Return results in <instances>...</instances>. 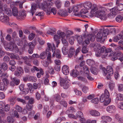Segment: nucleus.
Listing matches in <instances>:
<instances>
[{
	"instance_id": "obj_1",
	"label": "nucleus",
	"mask_w": 123,
	"mask_h": 123,
	"mask_svg": "<svg viewBox=\"0 0 123 123\" xmlns=\"http://www.w3.org/2000/svg\"><path fill=\"white\" fill-rule=\"evenodd\" d=\"M91 9V13L92 16H95L103 20L107 19V17L105 15L107 9L105 7H100L98 8L96 5L93 4Z\"/></svg>"
},
{
	"instance_id": "obj_2",
	"label": "nucleus",
	"mask_w": 123,
	"mask_h": 123,
	"mask_svg": "<svg viewBox=\"0 0 123 123\" xmlns=\"http://www.w3.org/2000/svg\"><path fill=\"white\" fill-rule=\"evenodd\" d=\"M103 26V32L101 30L97 34L96 39L98 42H101L103 43L107 37L108 35V25H105Z\"/></svg>"
},
{
	"instance_id": "obj_3",
	"label": "nucleus",
	"mask_w": 123,
	"mask_h": 123,
	"mask_svg": "<svg viewBox=\"0 0 123 123\" xmlns=\"http://www.w3.org/2000/svg\"><path fill=\"white\" fill-rule=\"evenodd\" d=\"M121 49L120 47H117L115 49L116 51L114 52L113 55L112 56V59H111V60L114 61L118 59V57L123 56V53L120 51Z\"/></svg>"
},
{
	"instance_id": "obj_4",
	"label": "nucleus",
	"mask_w": 123,
	"mask_h": 123,
	"mask_svg": "<svg viewBox=\"0 0 123 123\" xmlns=\"http://www.w3.org/2000/svg\"><path fill=\"white\" fill-rule=\"evenodd\" d=\"M108 90L105 89V90L104 94H103L101 96L100 98V102H104V104L105 106L108 105Z\"/></svg>"
},
{
	"instance_id": "obj_5",
	"label": "nucleus",
	"mask_w": 123,
	"mask_h": 123,
	"mask_svg": "<svg viewBox=\"0 0 123 123\" xmlns=\"http://www.w3.org/2000/svg\"><path fill=\"white\" fill-rule=\"evenodd\" d=\"M0 20L3 23L7 24L9 22V18L6 16H5L3 13L0 12Z\"/></svg>"
},
{
	"instance_id": "obj_6",
	"label": "nucleus",
	"mask_w": 123,
	"mask_h": 123,
	"mask_svg": "<svg viewBox=\"0 0 123 123\" xmlns=\"http://www.w3.org/2000/svg\"><path fill=\"white\" fill-rule=\"evenodd\" d=\"M36 44V41L35 40L33 41L31 43H30L29 44V48L28 50V52L30 54L32 53L34 46Z\"/></svg>"
},
{
	"instance_id": "obj_7",
	"label": "nucleus",
	"mask_w": 123,
	"mask_h": 123,
	"mask_svg": "<svg viewBox=\"0 0 123 123\" xmlns=\"http://www.w3.org/2000/svg\"><path fill=\"white\" fill-rule=\"evenodd\" d=\"M115 8H113L111 9H110V12L108 14V17L110 18H112L115 17L117 13Z\"/></svg>"
},
{
	"instance_id": "obj_8",
	"label": "nucleus",
	"mask_w": 123,
	"mask_h": 123,
	"mask_svg": "<svg viewBox=\"0 0 123 123\" xmlns=\"http://www.w3.org/2000/svg\"><path fill=\"white\" fill-rule=\"evenodd\" d=\"M23 72V70L22 68L21 67H18L17 68L15 71L14 75L18 77L21 75Z\"/></svg>"
},
{
	"instance_id": "obj_9",
	"label": "nucleus",
	"mask_w": 123,
	"mask_h": 123,
	"mask_svg": "<svg viewBox=\"0 0 123 123\" xmlns=\"http://www.w3.org/2000/svg\"><path fill=\"white\" fill-rule=\"evenodd\" d=\"M88 10L86 9L83 8L81 10L80 12V13H78V14L77 15H78L79 17H81L83 18H85L86 17H87L86 16L83 15V14H85L86 13L88 12Z\"/></svg>"
},
{
	"instance_id": "obj_10",
	"label": "nucleus",
	"mask_w": 123,
	"mask_h": 123,
	"mask_svg": "<svg viewBox=\"0 0 123 123\" xmlns=\"http://www.w3.org/2000/svg\"><path fill=\"white\" fill-rule=\"evenodd\" d=\"M26 15L25 11L22 10L19 11V14L18 15L17 18L19 19H23L25 18Z\"/></svg>"
},
{
	"instance_id": "obj_11",
	"label": "nucleus",
	"mask_w": 123,
	"mask_h": 123,
	"mask_svg": "<svg viewBox=\"0 0 123 123\" xmlns=\"http://www.w3.org/2000/svg\"><path fill=\"white\" fill-rule=\"evenodd\" d=\"M83 6L87 10L91 9L92 7V4L89 1H86L84 2Z\"/></svg>"
},
{
	"instance_id": "obj_12",
	"label": "nucleus",
	"mask_w": 123,
	"mask_h": 123,
	"mask_svg": "<svg viewBox=\"0 0 123 123\" xmlns=\"http://www.w3.org/2000/svg\"><path fill=\"white\" fill-rule=\"evenodd\" d=\"M62 52L64 55H67L68 51V48L67 44H64L62 49Z\"/></svg>"
},
{
	"instance_id": "obj_13",
	"label": "nucleus",
	"mask_w": 123,
	"mask_h": 123,
	"mask_svg": "<svg viewBox=\"0 0 123 123\" xmlns=\"http://www.w3.org/2000/svg\"><path fill=\"white\" fill-rule=\"evenodd\" d=\"M62 70L63 74L66 75H68L69 72L68 67L66 65H64L62 67Z\"/></svg>"
},
{
	"instance_id": "obj_14",
	"label": "nucleus",
	"mask_w": 123,
	"mask_h": 123,
	"mask_svg": "<svg viewBox=\"0 0 123 123\" xmlns=\"http://www.w3.org/2000/svg\"><path fill=\"white\" fill-rule=\"evenodd\" d=\"M113 73V70L112 67L110 66H108V80L111 79V76L112 75Z\"/></svg>"
},
{
	"instance_id": "obj_15",
	"label": "nucleus",
	"mask_w": 123,
	"mask_h": 123,
	"mask_svg": "<svg viewBox=\"0 0 123 123\" xmlns=\"http://www.w3.org/2000/svg\"><path fill=\"white\" fill-rule=\"evenodd\" d=\"M12 80L10 83V85L11 86H15L16 85L15 83H14V81H17V83L16 84V85H18L20 83V80L19 79H17L16 78H14L12 79Z\"/></svg>"
},
{
	"instance_id": "obj_16",
	"label": "nucleus",
	"mask_w": 123,
	"mask_h": 123,
	"mask_svg": "<svg viewBox=\"0 0 123 123\" xmlns=\"http://www.w3.org/2000/svg\"><path fill=\"white\" fill-rule=\"evenodd\" d=\"M54 53L52 55V56L54 57L55 55H56V57L58 58H60L61 57L60 52L59 50L57 49L55 51H53Z\"/></svg>"
},
{
	"instance_id": "obj_17",
	"label": "nucleus",
	"mask_w": 123,
	"mask_h": 123,
	"mask_svg": "<svg viewBox=\"0 0 123 123\" xmlns=\"http://www.w3.org/2000/svg\"><path fill=\"white\" fill-rule=\"evenodd\" d=\"M79 72L76 70L73 69L71 72L70 74L73 77H76L79 74Z\"/></svg>"
},
{
	"instance_id": "obj_18",
	"label": "nucleus",
	"mask_w": 123,
	"mask_h": 123,
	"mask_svg": "<svg viewBox=\"0 0 123 123\" xmlns=\"http://www.w3.org/2000/svg\"><path fill=\"white\" fill-rule=\"evenodd\" d=\"M58 14L62 16H66L68 15V12L66 11L61 10L58 12Z\"/></svg>"
},
{
	"instance_id": "obj_19",
	"label": "nucleus",
	"mask_w": 123,
	"mask_h": 123,
	"mask_svg": "<svg viewBox=\"0 0 123 123\" xmlns=\"http://www.w3.org/2000/svg\"><path fill=\"white\" fill-rule=\"evenodd\" d=\"M8 55L9 56L11 59H15L17 60H19L20 58L17 54H14L12 53H9Z\"/></svg>"
},
{
	"instance_id": "obj_20",
	"label": "nucleus",
	"mask_w": 123,
	"mask_h": 123,
	"mask_svg": "<svg viewBox=\"0 0 123 123\" xmlns=\"http://www.w3.org/2000/svg\"><path fill=\"white\" fill-rule=\"evenodd\" d=\"M110 80L109 82V88L111 90H112L114 88L115 86L114 83V81L112 80H111V79L110 80Z\"/></svg>"
},
{
	"instance_id": "obj_21",
	"label": "nucleus",
	"mask_w": 123,
	"mask_h": 123,
	"mask_svg": "<svg viewBox=\"0 0 123 123\" xmlns=\"http://www.w3.org/2000/svg\"><path fill=\"white\" fill-rule=\"evenodd\" d=\"M47 52L44 51L42 52L39 56V58L41 59H43L45 58L47 56V54L48 53Z\"/></svg>"
},
{
	"instance_id": "obj_22",
	"label": "nucleus",
	"mask_w": 123,
	"mask_h": 123,
	"mask_svg": "<svg viewBox=\"0 0 123 123\" xmlns=\"http://www.w3.org/2000/svg\"><path fill=\"white\" fill-rule=\"evenodd\" d=\"M113 53L114 52L111 49L108 48V58L110 60L112 59V56L113 55Z\"/></svg>"
},
{
	"instance_id": "obj_23",
	"label": "nucleus",
	"mask_w": 123,
	"mask_h": 123,
	"mask_svg": "<svg viewBox=\"0 0 123 123\" xmlns=\"http://www.w3.org/2000/svg\"><path fill=\"white\" fill-rule=\"evenodd\" d=\"M36 8L37 5L36 4H34L32 5L30 12L31 13L32 16L33 15L34 13L36 12Z\"/></svg>"
},
{
	"instance_id": "obj_24",
	"label": "nucleus",
	"mask_w": 123,
	"mask_h": 123,
	"mask_svg": "<svg viewBox=\"0 0 123 123\" xmlns=\"http://www.w3.org/2000/svg\"><path fill=\"white\" fill-rule=\"evenodd\" d=\"M100 68L102 70L103 75L105 76L108 73L107 70V69L105 67H103V66L102 65H100Z\"/></svg>"
},
{
	"instance_id": "obj_25",
	"label": "nucleus",
	"mask_w": 123,
	"mask_h": 123,
	"mask_svg": "<svg viewBox=\"0 0 123 123\" xmlns=\"http://www.w3.org/2000/svg\"><path fill=\"white\" fill-rule=\"evenodd\" d=\"M12 14L13 16H16L18 15V11L17 8L14 7H12Z\"/></svg>"
},
{
	"instance_id": "obj_26",
	"label": "nucleus",
	"mask_w": 123,
	"mask_h": 123,
	"mask_svg": "<svg viewBox=\"0 0 123 123\" xmlns=\"http://www.w3.org/2000/svg\"><path fill=\"white\" fill-rule=\"evenodd\" d=\"M121 39H123V34L122 35L121 34H118L114 37V41L115 42H117L118 40Z\"/></svg>"
},
{
	"instance_id": "obj_27",
	"label": "nucleus",
	"mask_w": 123,
	"mask_h": 123,
	"mask_svg": "<svg viewBox=\"0 0 123 123\" xmlns=\"http://www.w3.org/2000/svg\"><path fill=\"white\" fill-rule=\"evenodd\" d=\"M69 53L68 54V56L69 57H72L75 53V50L73 48H71L69 49Z\"/></svg>"
},
{
	"instance_id": "obj_28",
	"label": "nucleus",
	"mask_w": 123,
	"mask_h": 123,
	"mask_svg": "<svg viewBox=\"0 0 123 123\" xmlns=\"http://www.w3.org/2000/svg\"><path fill=\"white\" fill-rule=\"evenodd\" d=\"M47 45V47L46 49V51L48 52H50V51H51L52 50V52H53L54 50H53L51 44L49 43H48Z\"/></svg>"
},
{
	"instance_id": "obj_29",
	"label": "nucleus",
	"mask_w": 123,
	"mask_h": 123,
	"mask_svg": "<svg viewBox=\"0 0 123 123\" xmlns=\"http://www.w3.org/2000/svg\"><path fill=\"white\" fill-rule=\"evenodd\" d=\"M81 7V6L80 5H79L77 6H74L72 8L73 11L74 12H77Z\"/></svg>"
},
{
	"instance_id": "obj_30",
	"label": "nucleus",
	"mask_w": 123,
	"mask_h": 123,
	"mask_svg": "<svg viewBox=\"0 0 123 123\" xmlns=\"http://www.w3.org/2000/svg\"><path fill=\"white\" fill-rule=\"evenodd\" d=\"M15 98L14 97H10L8 99V100L10 102L11 105H14L15 103Z\"/></svg>"
},
{
	"instance_id": "obj_31",
	"label": "nucleus",
	"mask_w": 123,
	"mask_h": 123,
	"mask_svg": "<svg viewBox=\"0 0 123 123\" xmlns=\"http://www.w3.org/2000/svg\"><path fill=\"white\" fill-rule=\"evenodd\" d=\"M87 37L89 38H90V40L91 41H94L96 37V35L93 34H89L87 35Z\"/></svg>"
},
{
	"instance_id": "obj_32",
	"label": "nucleus",
	"mask_w": 123,
	"mask_h": 123,
	"mask_svg": "<svg viewBox=\"0 0 123 123\" xmlns=\"http://www.w3.org/2000/svg\"><path fill=\"white\" fill-rule=\"evenodd\" d=\"M108 112L110 113L114 112L115 110V107L113 105H111L108 106Z\"/></svg>"
},
{
	"instance_id": "obj_33",
	"label": "nucleus",
	"mask_w": 123,
	"mask_h": 123,
	"mask_svg": "<svg viewBox=\"0 0 123 123\" xmlns=\"http://www.w3.org/2000/svg\"><path fill=\"white\" fill-rule=\"evenodd\" d=\"M21 2L19 1H15V2H11L10 4V6L12 8V7H14V6L15 5L17 6H18L19 4L20 3H21Z\"/></svg>"
},
{
	"instance_id": "obj_34",
	"label": "nucleus",
	"mask_w": 123,
	"mask_h": 123,
	"mask_svg": "<svg viewBox=\"0 0 123 123\" xmlns=\"http://www.w3.org/2000/svg\"><path fill=\"white\" fill-rule=\"evenodd\" d=\"M117 5V10L119 11H121L123 9V5L121 3L116 4Z\"/></svg>"
},
{
	"instance_id": "obj_35",
	"label": "nucleus",
	"mask_w": 123,
	"mask_h": 123,
	"mask_svg": "<svg viewBox=\"0 0 123 123\" xmlns=\"http://www.w3.org/2000/svg\"><path fill=\"white\" fill-rule=\"evenodd\" d=\"M57 34L59 35V37L60 38H62L64 37L65 36V34L63 32H61L60 31H58L57 33Z\"/></svg>"
},
{
	"instance_id": "obj_36",
	"label": "nucleus",
	"mask_w": 123,
	"mask_h": 123,
	"mask_svg": "<svg viewBox=\"0 0 123 123\" xmlns=\"http://www.w3.org/2000/svg\"><path fill=\"white\" fill-rule=\"evenodd\" d=\"M90 113L91 115H100V113L98 111L94 110H91Z\"/></svg>"
},
{
	"instance_id": "obj_37",
	"label": "nucleus",
	"mask_w": 123,
	"mask_h": 123,
	"mask_svg": "<svg viewBox=\"0 0 123 123\" xmlns=\"http://www.w3.org/2000/svg\"><path fill=\"white\" fill-rule=\"evenodd\" d=\"M8 49L10 50L11 51L14 50L18 51V47L16 45H14L13 46L12 45H11L8 48Z\"/></svg>"
},
{
	"instance_id": "obj_38",
	"label": "nucleus",
	"mask_w": 123,
	"mask_h": 123,
	"mask_svg": "<svg viewBox=\"0 0 123 123\" xmlns=\"http://www.w3.org/2000/svg\"><path fill=\"white\" fill-rule=\"evenodd\" d=\"M87 64L90 66H93L95 64V62L92 60L88 59L86 61Z\"/></svg>"
},
{
	"instance_id": "obj_39",
	"label": "nucleus",
	"mask_w": 123,
	"mask_h": 123,
	"mask_svg": "<svg viewBox=\"0 0 123 123\" xmlns=\"http://www.w3.org/2000/svg\"><path fill=\"white\" fill-rule=\"evenodd\" d=\"M83 36L84 37H86V39L83 42V44H88L90 42L89 38L87 37V35H86L85 34Z\"/></svg>"
},
{
	"instance_id": "obj_40",
	"label": "nucleus",
	"mask_w": 123,
	"mask_h": 123,
	"mask_svg": "<svg viewBox=\"0 0 123 123\" xmlns=\"http://www.w3.org/2000/svg\"><path fill=\"white\" fill-rule=\"evenodd\" d=\"M44 72L43 70L40 68L39 69V72H38L37 74V76L38 78H40L41 77V75H43L44 74Z\"/></svg>"
},
{
	"instance_id": "obj_41",
	"label": "nucleus",
	"mask_w": 123,
	"mask_h": 123,
	"mask_svg": "<svg viewBox=\"0 0 123 123\" xmlns=\"http://www.w3.org/2000/svg\"><path fill=\"white\" fill-rule=\"evenodd\" d=\"M77 40L78 42L80 44H83V40L82 37L81 36H78L77 37Z\"/></svg>"
},
{
	"instance_id": "obj_42",
	"label": "nucleus",
	"mask_w": 123,
	"mask_h": 123,
	"mask_svg": "<svg viewBox=\"0 0 123 123\" xmlns=\"http://www.w3.org/2000/svg\"><path fill=\"white\" fill-rule=\"evenodd\" d=\"M4 12L5 14L8 15V16H11L12 15L11 11L9 8H6L5 11Z\"/></svg>"
},
{
	"instance_id": "obj_43",
	"label": "nucleus",
	"mask_w": 123,
	"mask_h": 123,
	"mask_svg": "<svg viewBox=\"0 0 123 123\" xmlns=\"http://www.w3.org/2000/svg\"><path fill=\"white\" fill-rule=\"evenodd\" d=\"M2 107H4V108L5 111H9L10 109V105L8 104H6L5 105H1Z\"/></svg>"
},
{
	"instance_id": "obj_44",
	"label": "nucleus",
	"mask_w": 123,
	"mask_h": 123,
	"mask_svg": "<svg viewBox=\"0 0 123 123\" xmlns=\"http://www.w3.org/2000/svg\"><path fill=\"white\" fill-rule=\"evenodd\" d=\"M48 69L50 74H53L55 73L54 69L51 67H49L48 68Z\"/></svg>"
},
{
	"instance_id": "obj_45",
	"label": "nucleus",
	"mask_w": 123,
	"mask_h": 123,
	"mask_svg": "<svg viewBox=\"0 0 123 123\" xmlns=\"http://www.w3.org/2000/svg\"><path fill=\"white\" fill-rule=\"evenodd\" d=\"M66 78H65V79H63V78H60V83L61 86H63V85L66 82Z\"/></svg>"
},
{
	"instance_id": "obj_46",
	"label": "nucleus",
	"mask_w": 123,
	"mask_h": 123,
	"mask_svg": "<svg viewBox=\"0 0 123 123\" xmlns=\"http://www.w3.org/2000/svg\"><path fill=\"white\" fill-rule=\"evenodd\" d=\"M116 32V30L114 28H110L108 29V34L111 33H115Z\"/></svg>"
},
{
	"instance_id": "obj_47",
	"label": "nucleus",
	"mask_w": 123,
	"mask_h": 123,
	"mask_svg": "<svg viewBox=\"0 0 123 123\" xmlns=\"http://www.w3.org/2000/svg\"><path fill=\"white\" fill-rule=\"evenodd\" d=\"M7 120L8 123H13L14 121V119L10 116L7 117Z\"/></svg>"
},
{
	"instance_id": "obj_48",
	"label": "nucleus",
	"mask_w": 123,
	"mask_h": 123,
	"mask_svg": "<svg viewBox=\"0 0 123 123\" xmlns=\"http://www.w3.org/2000/svg\"><path fill=\"white\" fill-rule=\"evenodd\" d=\"M24 85H21L19 86V88L21 91H23V93L25 94H26L28 93L27 92H25L24 90Z\"/></svg>"
},
{
	"instance_id": "obj_49",
	"label": "nucleus",
	"mask_w": 123,
	"mask_h": 123,
	"mask_svg": "<svg viewBox=\"0 0 123 123\" xmlns=\"http://www.w3.org/2000/svg\"><path fill=\"white\" fill-rule=\"evenodd\" d=\"M1 68L4 70H6L8 68V66L5 62H3L1 65Z\"/></svg>"
},
{
	"instance_id": "obj_50",
	"label": "nucleus",
	"mask_w": 123,
	"mask_h": 123,
	"mask_svg": "<svg viewBox=\"0 0 123 123\" xmlns=\"http://www.w3.org/2000/svg\"><path fill=\"white\" fill-rule=\"evenodd\" d=\"M122 20V17L120 15H117L116 18V21L118 22H120Z\"/></svg>"
},
{
	"instance_id": "obj_51",
	"label": "nucleus",
	"mask_w": 123,
	"mask_h": 123,
	"mask_svg": "<svg viewBox=\"0 0 123 123\" xmlns=\"http://www.w3.org/2000/svg\"><path fill=\"white\" fill-rule=\"evenodd\" d=\"M62 120H65V119L64 117H59L57 118L55 122V123H60Z\"/></svg>"
},
{
	"instance_id": "obj_52",
	"label": "nucleus",
	"mask_w": 123,
	"mask_h": 123,
	"mask_svg": "<svg viewBox=\"0 0 123 123\" xmlns=\"http://www.w3.org/2000/svg\"><path fill=\"white\" fill-rule=\"evenodd\" d=\"M55 99L57 102H60V100H61V97L60 95L58 94H55L54 97Z\"/></svg>"
},
{
	"instance_id": "obj_53",
	"label": "nucleus",
	"mask_w": 123,
	"mask_h": 123,
	"mask_svg": "<svg viewBox=\"0 0 123 123\" xmlns=\"http://www.w3.org/2000/svg\"><path fill=\"white\" fill-rule=\"evenodd\" d=\"M83 70L85 74H89V71L87 66H85L83 67Z\"/></svg>"
},
{
	"instance_id": "obj_54",
	"label": "nucleus",
	"mask_w": 123,
	"mask_h": 123,
	"mask_svg": "<svg viewBox=\"0 0 123 123\" xmlns=\"http://www.w3.org/2000/svg\"><path fill=\"white\" fill-rule=\"evenodd\" d=\"M5 89V84L3 83L0 82V90H4Z\"/></svg>"
},
{
	"instance_id": "obj_55",
	"label": "nucleus",
	"mask_w": 123,
	"mask_h": 123,
	"mask_svg": "<svg viewBox=\"0 0 123 123\" xmlns=\"http://www.w3.org/2000/svg\"><path fill=\"white\" fill-rule=\"evenodd\" d=\"M55 4L57 8H60L61 5V2L59 0H57L55 2Z\"/></svg>"
},
{
	"instance_id": "obj_56",
	"label": "nucleus",
	"mask_w": 123,
	"mask_h": 123,
	"mask_svg": "<svg viewBox=\"0 0 123 123\" xmlns=\"http://www.w3.org/2000/svg\"><path fill=\"white\" fill-rule=\"evenodd\" d=\"M28 80L36 82L37 80L36 77L34 76H30L28 77Z\"/></svg>"
},
{
	"instance_id": "obj_57",
	"label": "nucleus",
	"mask_w": 123,
	"mask_h": 123,
	"mask_svg": "<svg viewBox=\"0 0 123 123\" xmlns=\"http://www.w3.org/2000/svg\"><path fill=\"white\" fill-rule=\"evenodd\" d=\"M70 86L69 83L68 82H65L63 86H63V88L65 89H67Z\"/></svg>"
},
{
	"instance_id": "obj_58",
	"label": "nucleus",
	"mask_w": 123,
	"mask_h": 123,
	"mask_svg": "<svg viewBox=\"0 0 123 123\" xmlns=\"http://www.w3.org/2000/svg\"><path fill=\"white\" fill-rule=\"evenodd\" d=\"M91 72L94 74H97L96 68L95 67H92L90 69Z\"/></svg>"
},
{
	"instance_id": "obj_59",
	"label": "nucleus",
	"mask_w": 123,
	"mask_h": 123,
	"mask_svg": "<svg viewBox=\"0 0 123 123\" xmlns=\"http://www.w3.org/2000/svg\"><path fill=\"white\" fill-rule=\"evenodd\" d=\"M107 49H108L106 48L105 47L103 46L99 50L102 54L107 50Z\"/></svg>"
},
{
	"instance_id": "obj_60",
	"label": "nucleus",
	"mask_w": 123,
	"mask_h": 123,
	"mask_svg": "<svg viewBox=\"0 0 123 123\" xmlns=\"http://www.w3.org/2000/svg\"><path fill=\"white\" fill-rule=\"evenodd\" d=\"M59 103L65 107H67L68 105L67 102L64 100L60 101Z\"/></svg>"
},
{
	"instance_id": "obj_61",
	"label": "nucleus",
	"mask_w": 123,
	"mask_h": 123,
	"mask_svg": "<svg viewBox=\"0 0 123 123\" xmlns=\"http://www.w3.org/2000/svg\"><path fill=\"white\" fill-rule=\"evenodd\" d=\"M81 51L83 53L86 54L88 52V50L87 48L84 46L82 48Z\"/></svg>"
},
{
	"instance_id": "obj_62",
	"label": "nucleus",
	"mask_w": 123,
	"mask_h": 123,
	"mask_svg": "<svg viewBox=\"0 0 123 123\" xmlns=\"http://www.w3.org/2000/svg\"><path fill=\"white\" fill-rule=\"evenodd\" d=\"M32 107L33 105H32L27 103L26 105V108L29 111H31Z\"/></svg>"
},
{
	"instance_id": "obj_63",
	"label": "nucleus",
	"mask_w": 123,
	"mask_h": 123,
	"mask_svg": "<svg viewBox=\"0 0 123 123\" xmlns=\"http://www.w3.org/2000/svg\"><path fill=\"white\" fill-rule=\"evenodd\" d=\"M35 34H34L33 33H31L29 35V39L30 40H32L35 37Z\"/></svg>"
},
{
	"instance_id": "obj_64",
	"label": "nucleus",
	"mask_w": 123,
	"mask_h": 123,
	"mask_svg": "<svg viewBox=\"0 0 123 123\" xmlns=\"http://www.w3.org/2000/svg\"><path fill=\"white\" fill-rule=\"evenodd\" d=\"M119 46L117 47H120V49L123 50V41L121 40L118 42Z\"/></svg>"
}]
</instances>
